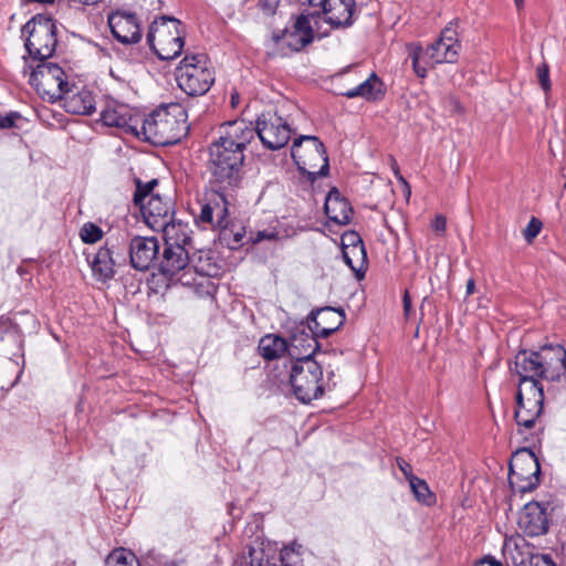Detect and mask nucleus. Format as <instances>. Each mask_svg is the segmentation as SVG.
<instances>
[{"label":"nucleus","mask_w":566,"mask_h":566,"mask_svg":"<svg viewBox=\"0 0 566 566\" xmlns=\"http://www.w3.org/2000/svg\"><path fill=\"white\" fill-rule=\"evenodd\" d=\"M143 114L116 99H107L101 112L104 125L116 127L135 137L138 136Z\"/></svg>","instance_id":"nucleus-13"},{"label":"nucleus","mask_w":566,"mask_h":566,"mask_svg":"<svg viewBox=\"0 0 566 566\" xmlns=\"http://www.w3.org/2000/svg\"><path fill=\"white\" fill-rule=\"evenodd\" d=\"M11 326V319L4 316H0V333H6Z\"/></svg>","instance_id":"nucleus-49"},{"label":"nucleus","mask_w":566,"mask_h":566,"mask_svg":"<svg viewBox=\"0 0 566 566\" xmlns=\"http://www.w3.org/2000/svg\"><path fill=\"white\" fill-rule=\"evenodd\" d=\"M514 4L517 10H522L524 7V0H514Z\"/></svg>","instance_id":"nucleus-53"},{"label":"nucleus","mask_w":566,"mask_h":566,"mask_svg":"<svg viewBox=\"0 0 566 566\" xmlns=\"http://www.w3.org/2000/svg\"><path fill=\"white\" fill-rule=\"evenodd\" d=\"M395 174H396L398 181L402 188V192L406 197V200H408L411 195V188H410L409 184L407 182V180L401 175H399L398 169L395 170Z\"/></svg>","instance_id":"nucleus-46"},{"label":"nucleus","mask_w":566,"mask_h":566,"mask_svg":"<svg viewBox=\"0 0 566 566\" xmlns=\"http://www.w3.org/2000/svg\"><path fill=\"white\" fill-rule=\"evenodd\" d=\"M292 157L300 171L311 179L328 174V158L323 143L316 136L304 135L292 146Z\"/></svg>","instance_id":"nucleus-7"},{"label":"nucleus","mask_w":566,"mask_h":566,"mask_svg":"<svg viewBox=\"0 0 566 566\" xmlns=\"http://www.w3.org/2000/svg\"><path fill=\"white\" fill-rule=\"evenodd\" d=\"M56 28L52 19L44 15L33 17L22 29L28 34L25 49L33 60L50 57L56 46Z\"/></svg>","instance_id":"nucleus-9"},{"label":"nucleus","mask_w":566,"mask_h":566,"mask_svg":"<svg viewBox=\"0 0 566 566\" xmlns=\"http://www.w3.org/2000/svg\"><path fill=\"white\" fill-rule=\"evenodd\" d=\"M189 251L185 247L165 245L163 255L158 260L161 274L174 277L189 264Z\"/></svg>","instance_id":"nucleus-26"},{"label":"nucleus","mask_w":566,"mask_h":566,"mask_svg":"<svg viewBox=\"0 0 566 566\" xmlns=\"http://www.w3.org/2000/svg\"><path fill=\"white\" fill-rule=\"evenodd\" d=\"M536 359L543 365V378L552 381L566 377V349L559 344H545L538 348Z\"/></svg>","instance_id":"nucleus-16"},{"label":"nucleus","mask_w":566,"mask_h":566,"mask_svg":"<svg viewBox=\"0 0 566 566\" xmlns=\"http://www.w3.org/2000/svg\"><path fill=\"white\" fill-rule=\"evenodd\" d=\"M262 144L271 149L284 147L291 138V128L287 123L276 113H263L253 127Z\"/></svg>","instance_id":"nucleus-14"},{"label":"nucleus","mask_w":566,"mask_h":566,"mask_svg":"<svg viewBox=\"0 0 566 566\" xmlns=\"http://www.w3.org/2000/svg\"><path fill=\"white\" fill-rule=\"evenodd\" d=\"M30 84L41 97L50 103L62 98L69 92V81L64 70L55 63H40L30 74Z\"/></svg>","instance_id":"nucleus-11"},{"label":"nucleus","mask_w":566,"mask_h":566,"mask_svg":"<svg viewBox=\"0 0 566 566\" xmlns=\"http://www.w3.org/2000/svg\"><path fill=\"white\" fill-rule=\"evenodd\" d=\"M254 138V129L243 119L221 125L219 136L209 146L208 168L216 182L238 186L242 178L244 150Z\"/></svg>","instance_id":"nucleus-1"},{"label":"nucleus","mask_w":566,"mask_h":566,"mask_svg":"<svg viewBox=\"0 0 566 566\" xmlns=\"http://www.w3.org/2000/svg\"><path fill=\"white\" fill-rule=\"evenodd\" d=\"M474 292H475V281H474V279L471 277L467 281L465 293L469 296V295H472Z\"/></svg>","instance_id":"nucleus-50"},{"label":"nucleus","mask_w":566,"mask_h":566,"mask_svg":"<svg viewBox=\"0 0 566 566\" xmlns=\"http://www.w3.org/2000/svg\"><path fill=\"white\" fill-rule=\"evenodd\" d=\"M537 76L542 88L545 92H548L551 90V81L548 74V66L546 64L537 66Z\"/></svg>","instance_id":"nucleus-40"},{"label":"nucleus","mask_w":566,"mask_h":566,"mask_svg":"<svg viewBox=\"0 0 566 566\" xmlns=\"http://www.w3.org/2000/svg\"><path fill=\"white\" fill-rule=\"evenodd\" d=\"M158 185L157 179L147 182L136 180V190L134 193V203L139 208L140 212H168L170 208V199L164 201L159 193L155 192Z\"/></svg>","instance_id":"nucleus-23"},{"label":"nucleus","mask_w":566,"mask_h":566,"mask_svg":"<svg viewBox=\"0 0 566 566\" xmlns=\"http://www.w3.org/2000/svg\"><path fill=\"white\" fill-rule=\"evenodd\" d=\"M218 217L217 224L220 228V234L223 239H229L230 235H233V242L240 243L243 239V232L241 229L238 231H234L232 228H230V219L229 217L231 214H216Z\"/></svg>","instance_id":"nucleus-38"},{"label":"nucleus","mask_w":566,"mask_h":566,"mask_svg":"<svg viewBox=\"0 0 566 566\" xmlns=\"http://www.w3.org/2000/svg\"><path fill=\"white\" fill-rule=\"evenodd\" d=\"M482 564H489V566H502V564L497 560H495L494 558H484L482 560Z\"/></svg>","instance_id":"nucleus-52"},{"label":"nucleus","mask_w":566,"mask_h":566,"mask_svg":"<svg viewBox=\"0 0 566 566\" xmlns=\"http://www.w3.org/2000/svg\"><path fill=\"white\" fill-rule=\"evenodd\" d=\"M518 525L531 537L545 534L548 530L545 509L537 502L527 503L520 515Z\"/></svg>","instance_id":"nucleus-24"},{"label":"nucleus","mask_w":566,"mask_h":566,"mask_svg":"<svg viewBox=\"0 0 566 566\" xmlns=\"http://www.w3.org/2000/svg\"><path fill=\"white\" fill-rule=\"evenodd\" d=\"M147 42L159 59H176L181 54L185 45V31L181 22L166 15L156 19L149 27Z\"/></svg>","instance_id":"nucleus-4"},{"label":"nucleus","mask_w":566,"mask_h":566,"mask_svg":"<svg viewBox=\"0 0 566 566\" xmlns=\"http://www.w3.org/2000/svg\"><path fill=\"white\" fill-rule=\"evenodd\" d=\"M229 202L224 193L217 190H209L205 193V202L201 212H228Z\"/></svg>","instance_id":"nucleus-34"},{"label":"nucleus","mask_w":566,"mask_h":566,"mask_svg":"<svg viewBox=\"0 0 566 566\" xmlns=\"http://www.w3.org/2000/svg\"><path fill=\"white\" fill-rule=\"evenodd\" d=\"M279 238V232L274 230H262L258 231L252 238L254 243L261 242L263 240H274Z\"/></svg>","instance_id":"nucleus-43"},{"label":"nucleus","mask_w":566,"mask_h":566,"mask_svg":"<svg viewBox=\"0 0 566 566\" xmlns=\"http://www.w3.org/2000/svg\"><path fill=\"white\" fill-rule=\"evenodd\" d=\"M233 566H301V558L293 547H284L277 553L271 544L255 542L243 548Z\"/></svg>","instance_id":"nucleus-8"},{"label":"nucleus","mask_w":566,"mask_h":566,"mask_svg":"<svg viewBox=\"0 0 566 566\" xmlns=\"http://www.w3.org/2000/svg\"><path fill=\"white\" fill-rule=\"evenodd\" d=\"M537 352L521 350L516 354L514 359V367L511 369L520 376L518 384L525 380L538 381L537 378H543L539 359H536Z\"/></svg>","instance_id":"nucleus-28"},{"label":"nucleus","mask_w":566,"mask_h":566,"mask_svg":"<svg viewBox=\"0 0 566 566\" xmlns=\"http://www.w3.org/2000/svg\"><path fill=\"white\" fill-rule=\"evenodd\" d=\"M17 118H19L17 113H9L6 116H0V129L13 127Z\"/></svg>","instance_id":"nucleus-45"},{"label":"nucleus","mask_w":566,"mask_h":566,"mask_svg":"<svg viewBox=\"0 0 566 566\" xmlns=\"http://www.w3.org/2000/svg\"><path fill=\"white\" fill-rule=\"evenodd\" d=\"M307 319L308 331L317 337L325 338L343 326L346 316L343 310L327 306L312 311Z\"/></svg>","instance_id":"nucleus-19"},{"label":"nucleus","mask_w":566,"mask_h":566,"mask_svg":"<svg viewBox=\"0 0 566 566\" xmlns=\"http://www.w3.org/2000/svg\"><path fill=\"white\" fill-rule=\"evenodd\" d=\"M461 45L454 23L450 22L440 33L438 41L426 50L416 45L410 49L413 71L419 77L427 76V65L454 63L458 60Z\"/></svg>","instance_id":"nucleus-3"},{"label":"nucleus","mask_w":566,"mask_h":566,"mask_svg":"<svg viewBox=\"0 0 566 566\" xmlns=\"http://www.w3.org/2000/svg\"><path fill=\"white\" fill-rule=\"evenodd\" d=\"M324 212H353V207L346 197L333 188L325 198Z\"/></svg>","instance_id":"nucleus-33"},{"label":"nucleus","mask_w":566,"mask_h":566,"mask_svg":"<svg viewBox=\"0 0 566 566\" xmlns=\"http://www.w3.org/2000/svg\"><path fill=\"white\" fill-rule=\"evenodd\" d=\"M412 493L419 502H422L427 505L431 504L434 501V495L430 491L427 482L419 478H413L409 482Z\"/></svg>","instance_id":"nucleus-36"},{"label":"nucleus","mask_w":566,"mask_h":566,"mask_svg":"<svg viewBox=\"0 0 566 566\" xmlns=\"http://www.w3.org/2000/svg\"><path fill=\"white\" fill-rule=\"evenodd\" d=\"M397 465H398L399 470L403 473V475L408 480V482H410L411 479L417 478L416 475L412 474L411 464L408 463L406 460L398 458Z\"/></svg>","instance_id":"nucleus-44"},{"label":"nucleus","mask_w":566,"mask_h":566,"mask_svg":"<svg viewBox=\"0 0 566 566\" xmlns=\"http://www.w3.org/2000/svg\"><path fill=\"white\" fill-rule=\"evenodd\" d=\"M159 242L155 237H134L129 243V261L138 271L149 270L159 259Z\"/></svg>","instance_id":"nucleus-18"},{"label":"nucleus","mask_w":566,"mask_h":566,"mask_svg":"<svg viewBox=\"0 0 566 566\" xmlns=\"http://www.w3.org/2000/svg\"><path fill=\"white\" fill-rule=\"evenodd\" d=\"M258 349L264 359L273 360L289 353V345L285 338L279 335L268 334L260 339Z\"/></svg>","instance_id":"nucleus-31"},{"label":"nucleus","mask_w":566,"mask_h":566,"mask_svg":"<svg viewBox=\"0 0 566 566\" xmlns=\"http://www.w3.org/2000/svg\"><path fill=\"white\" fill-rule=\"evenodd\" d=\"M356 244H364L357 232L348 231L342 235V249L346 247H354Z\"/></svg>","instance_id":"nucleus-41"},{"label":"nucleus","mask_w":566,"mask_h":566,"mask_svg":"<svg viewBox=\"0 0 566 566\" xmlns=\"http://www.w3.org/2000/svg\"><path fill=\"white\" fill-rule=\"evenodd\" d=\"M64 108L71 114L91 115L95 111L94 96L90 91L82 90L65 97Z\"/></svg>","instance_id":"nucleus-29"},{"label":"nucleus","mask_w":566,"mask_h":566,"mask_svg":"<svg viewBox=\"0 0 566 566\" xmlns=\"http://www.w3.org/2000/svg\"><path fill=\"white\" fill-rule=\"evenodd\" d=\"M303 323L295 327L289 345V355L297 359H313L312 356L318 348L317 336L307 331Z\"/></svg>","instance_id":"nucleus-25"},{"label":"nucleus","mask_w":566,"mask_h":566,"mask_svg":"<svg viewBox=\"0 0 566 566\" xmlns=\"http://www.w3.org/2000/svg\"><path fill=\"white\" fill-rule=\"evenodd\" d=\"M503 555L514 566H556L547 554H534L524 537H510L504 541Z\"/></svg>","instance_id":"nucleus-15"},{"label":"nucleus","mask_w":566,"mask_h":566,"mask_svg":"<svg viewBox=\"0 0 566 566\" xmlns=\"http://www.w3.org/2000/svg\"><path fill=\"white\" fill-rule=\"evenodd\" d=\"M176 78L186 94L203 95L214 82V71L205 54H191L181 60Z\"/></svg>","instance_id":"nucleus-5"},{"label":"nucleus","mask_w":566,"mask_h":566,"mask_svg":"<svg viewBox=\"0 0 566 566\" xmlns=\"http://www.w3.org/2000/svg\"><path fill=\"white\" fill-rule=\"evenodd\" d=\"M541 465L537 457L530 449L513 453L509 468V483L513 491L526 493L539 483Z\"/></svg>","instance_id":"nucleus-10"},{"label":"nucleus","mask_w":566,"mask_h":566,"mask_svg":"<svg viewBox=\"0 0 566 566\" xmlns=\"http://www.w3.org/2000/svg\"><path fill=\"white\" fill-rule=\"evenodd\" d=\"M343 259L357 279H363L366 271L367 253L364 244L343 248Z\"/></svg>","instance_id":"nucleus-32"},{"label":"nucleus","mask_w":566,"mask_h":566,"mask_svg":"<svg viewBox=\"0 0 566 566\" xmlns=\"http://www.w3.org/2000/svg\"><path fill=\"white\" fill-rule=\"evenodd\" d=\"M290 384L303 403L321 398L325 389L322 366L314 359H297L290 371Z\"/></svg>","instance_id":"nucleus-6"},{"label":"nucleus","mask_w":566,"mask_h":566,"mask_svg":"<svg viewBox=\"0 0 566 566\" xmlns=\"http://www.w3.org/2000/svg\"><path fill=\"white\" fill-rule=\"evenodd\" d=\"M325 22L333 28H346L353 24L357 14L355 0H321Z\"/></svg>","instance_id":"nucleus-22"},{"label":"nucleus","mask_w":566,"mask_h":566,"mask_svg":"<svg viewBox=\"0 0 566 566\" xmlns=\"http://www.w3.org/2000/svg\"><path fill=\"white\" fill-rule=\"evenodd\" d=\"M405 316L408 318L412 312L411 297L409 292L406 290L402 297Z\"/></svg>","instance_id":"nucleus-47"},{"label":"nucleus","mask_w":566,"mask_h":566,"mask_svg":"<svg viewBox=\"0 0 566 566\" xmlns=\"http://www.w3.org/2000/svg\"><path fill=\"white\" fill-rule=\"evenodd\" d=\"M214 214H199V220L201 222H213L214 221Z\"/></svg>","instance_id":"nucleus-51"},{"label":"nucleus","mask_w":566,"mask_h":566,"mask_svg":"<svg viewBox=\"0 0 566 566\" xmlns=\"http://www.w3.org/2000/svg\"><path fill=\"white\" fill-rule=\"evenodd\" d=\"M311 15L301 14L293 21L290 28L283 30L282 34L274 33L273 39L276 43L283 41V44L293 51H300L314 39V30L311 24Z\"/></svg>","instance_id":"nucleus-20"},{"label":"nucleus","mask_w":566,"mask_h":566,"mask_svg":"<svg viewBox=\"0 0 566 566\" xmlns=\"http://www.w3.org/2000/svg\"><path fill=\"white\" fill-rule=\"evenodd\" d=\"M347 98L363 97L367 101H376L384 95L382 83L376 74H370L367 80L356 87L343 93Z\"/></svg>","instance_id":"nucleus-30"},{"label":"nucleus","mask_w":566,"mask_h":566,"mask_svg":"<svg viewBox=\"0 0 566 566\" xmlns=\"http://www.w3.org/2000/svg\"><path fill=\"white\" fill-rule=\"evenodd\" d=\"M431 228L437 234H443L447 228V219L444 214H436L431 221Z\"/></svg>","instance_id":"nucleus-42"},{"label":"nucleus","mask_w":566,"mask_h":566,"mask_svg":"<svg viewBox=\"0 0 566 566\" xmlns=\"http://www.w3.org/2000/svg\"><path fill=\"white\" fill-rule=\"evenodd\" d=\"M105 566H139V562L130 551L118 548L107 556Z\"/></svg>","instance_id":"nucleus-35"},{"label":"nucleus","mask_w":566,"mask_h":566,"mask_svg":"<svg viewBox=\"0 0 566 566\" xmlns=\"http://www.w3.org/2000/svg\"><path fill=\"white\" fill-rule=\"evenodd\" d=\"M564 189H565V191H566V182H565Z\"/></svg>","instance_id":"nucleus-55"},{"label":"nucleus","mask_w":566,"mask_h":566,"mask_svg":"<svg viewBox=\"0 0 566 566\" xmlns=\"http://www.w3.org/2000/svg\"><path fill=\"white\" fill-rule=\"evenodd\" d=\"M186 112L179 105L154 112L142 118L137 138L153 144L170 145L187 134Z\"/></svg>","instance_id":"nucleus-2"},{"label":"nucleus","mask_w":566,"mask_h":566,"mask_svg":"<svg viewBox=\"0 0 566 566\" xmlns=\"http://www.w3.org/2000/svg\"><path fill=\"white\" fill-rule=\"evenodd\" d=\"M93 276L101 282H106L115 275V265L117 264L114 252L108 241L101 247L92 259H88Z\"/></svg>","instance_id":"nucleus-27"},{"label":"nucleus","mask_w":566,"mask_h":566,"mask_svg":"<svg viewBox=\"0 0 566 566\" xmlns=\"http://www.w3.org/2000/svg\"><path fill=\"white\" fill-rule=\"evenodd\" d=\"M544 391L539 381L525 380L516 392L515 420L526 429L534 427L543 412Z\"/></svg>","instance_id":"nucleus-12"},{"label":"nucleus","mask_w":566,"mask_h":566,"mask_svg":"<svg viewBox=\"0 0 566 566\" xmlns=\"http://www.w3.org/2000/svg\"><path fill=\"white\" fill-rule=\"evenodd\" d=\"M543 228V222L533 217L527 223L526 228L523 230V235L526 242L532 243L533 240L539 234Z\"/></svg>","instance_id":"nucleus-39"},{"label":"nucleus","mask_w":566,"mask_h":566,"mask_svg":"<svg viewBox=\"0 0 566 566\" xmlns=\"http://www.w3.org/2000/svg\"><path fill=\"white\" fill-rule=\"evenodd\" d=\"M238 97H239L238 93L232 94V96H231L232 106L237 105Z\"/></svg>","instance_id":"nucleus-54"},{"label":"nucleus","mask_w":566,"mask_h":566,"mask_svg":"<svg viewBox=\"0 0 566 566\" xmlns=\"http://www.w3.org/2000/svg\"><path fill=\"white\" fill-rule=\"evenodd\" d=\"M81 240L86 244H93L99 241L104 232L101 227L93 222H85L78 233Z\"/></svg>","instance_id":"nucleus-37"},{"label":"nucleus","mask_w":566,"mask_h":566,"mask_svg":"<svg viewBox=\"0 0 566 566\" xmlns=\"http://www.w3.org/2000/svg\"><path fill=\"white\" fill-rule=\"evenodd\" d=\"M108 25L114 38L123 44H135L142 39L140 24L134 13L113 12L108 17Z\"/></svg>","instance_id":"nucleus-21"},{"label":"nucleus","mask_w":566,"mask_h":566,"mask_svg":"<svg viewBox=\"0 0 566 566\" xmlns=\"http://www.w3.org/2000/svg\"><path fill=\"white\" fill-rule=\"evenodd\" d=\"M145 221L154 227L153 223L157 222L158 217H163L161 231L165 240V245L185 247L187 248L191 242V230L187 222L175 219V214H142Z\"/></svg>","instance_id":"nucleus-17"},{"label":"nucleus","mask_w":566,"mask_h":566,"mask_svg":"<svg viewBox=\"0 0 566 566\" xmlns=\"http://www.w3.org/2000/svg\"><path fill=\"white\" fill-rule=\"evenodd\" d=\"M331 221L336 222L338 224H347L352 221L349 214H342V219L338 218L337 214L331 217Z\"/></svg>","instance_id":"nucleus-48"}]
</instances>
